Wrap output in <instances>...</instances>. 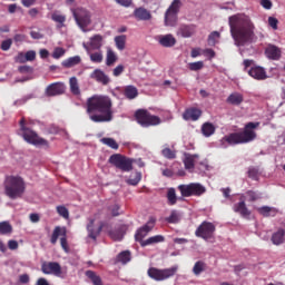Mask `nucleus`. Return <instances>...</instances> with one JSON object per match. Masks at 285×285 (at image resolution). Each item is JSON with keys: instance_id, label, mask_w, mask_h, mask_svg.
Here are the masks:
<instances>
[{"instance_id": "bb28decb", "label": "nucleus", "mask_w": 285, "mask_h": 285, "mask_svg": "<svg viewBox=\"0 0 285 285\" xmlns=\"http://www.w3.org/2000/svg\"><path fill=\"white\" fill-rule=\"evenodd\" d=\"M271 240L276 246L284 244L285 243V229L278 228L275 233H273Z\"/></svg>"}, {"instance_id": "f3484780", "label": "nucleus", "mask_w": 285, "mask_h": 285, "mask_svg": "<svg viewBox=\"0 0 285 285\" xmlns=\"http://www.w3.org/2000/svg\"><path fill=\"white\" fill-rule=\"evenodd\" d=\"M66 92V85L63 82H52L46 88L47 97L61 96Z\"/></svg>"}, {"instance_id": "7c9ffc66", "label": "nucleus", "mask_w": 285, "mask_h": 285, "mask_svg": "<svg viewBox=\"0 0 285 285\" xmlns=\"http://www.w3.org/2000/svg\"><path fill=\"white\" fill-rule=\"evenodd\" d=\"M216 132V126L213 122H204L202 125V134L204 137L209 138Z\"/></svg>"}, {"instance_id": "9d476101", "label": "nucleus", "mask_w": 285, "mask_h": 285, "mask_svg": "<svg viewBox=\"0 0 285 285\" xmlns=\"http://www.w3.org/2000/svg\"><path fill=\"white\" fill-rule=\"evenodd\" d=\"M177 189L180 191L181 197H200L206 194V187L200 183L180 184Z\"/></svg>"}, {"instance_id": "f8f14e48", "label": "nucleus", "mask_w": 285, "mask_h": 285, "mask_svg": "<svg viewBox=\"0 0 285 285\" xmlns=\"http://www.w3.org/2000/svg\"><path fill=\"white\" fill-rule=\"evenodd\" d=\"M181 8V0H173V2L165 12L164 22L166 27H176L178 22V14Z\"/></svg>"}, {"instance_id": "f03ea898", "label": "nucleus", "mask_w": 285, "mask_h": 285, "mask_svg": "<svg viewBox=\"0 0 285 285\" xmlns=\"http://www.w3.org/2000/svg\"><path fill=\"white\" fill-rule=\"evenodd\" d=\"M230 36L236 47H245L254 42L255 23L247 16L235 14L228 18Z\"/></svg>"}, {"instance_id": "4c0bfd02", "label": "nucleus", "mask_w": 285, "mask_h": 285, "mask_svg": "<svg viewBox=\"0 0 285 285\" xmlns=\"http://www.w3.org/2000/svg\"><path fill=\"white\" fill-rule=\"evenodd\" d=\"M69 87L72 95L79 96L81 94L77 77H71L69 79Z\"/></svg>"}, {"instance_id": "de8ad7c7", "label": "nucleus", "mask_w": 285, "mask_h": 285, "mask_svg": "<svg viewBox=\"0 0 285 285\" xmlns=\"http://www.w3.org/2000/svg\"><path fill=\"white\" fill-rule=\"evenodd\" d=\"M218 39H220V32L218 31L210 32L207 39L208 46L215 47L218 42L217 41Z\"/></svg>"}, {"instance_id": "aec40b11", "label": "nucleus", "mask_w": 285, "mask_h": 285, "mask_svg": "<svg viewBox=\"0 0 285 285\" xmlns=\"http://www.w3.org/2000/svg\"><path fill=\"white\" fill-rule=\"evenodd\" d=\"M247 73L249 77L258 81L266 80L268 78L266 69L261 66L252 67L249 70H247Z\"/></svg>"}, {"instance_id": "bf43d9fd", "label": "nucleus", "mask_w": 285, "mask_h": 285, "mask_svg": "<svg viewBox=\"0 0 285 285\" xmlns=\"http://www.w3.org/2000/svg\"><path fill=\"white\" fill-rule=\"evenodd\" d=\"M109 212L111 213L112 217H118L120 215V206L118 204H114L109 206Z\"/></svg>"}, {"instance_id": "8fccbe9b", "label": "nucleus", "mask_w": 285, "mask_h": 285, "mask_svg": "<svg viewBox=\"0 0 285 285\" xmlns=\"http://www.w3.org/2000/svg\"><path fill=\"white\" fill-rule=\"evenodd\" d=\"M142 179V174L140 171H136L134 177L127 179V184L130 186H137Z\"/></svg>"}, {"instance_id": "69168bd1", "label": "nucleus", "mask_w": 285, "mask_h": 285, "mask_svg": "<svg viewBox=\"0 0 285 285\" xmlns=\"http://www.w3.org/2000/svg\"><path fill=\"white\" fill-rule=\"evenodd\" d=\"M14 62L16 63H26L27 58L24 52H18V55L14 57Z\"/></svg>"}, {"instance_id": "e2e57ef3", "label": "nucleus", "mask_w": 285, "mask_h": 285, "mask_svg": "<svg viewBox=\"0 0 285 285\" xmlns=\"http://www.w3.org/2000/svg\"><path fill=\"white\" fill-rule=\"evenodd\" d=\"M37 53L35 50H29L24 53V58L27 62H32L36 60Z\"/></svg>"}, {"instance_id": "2eb2a0df", "label": "nucleus", "mask_w": 285, "mask_h": 285, "mask_svg": "<svg viewBox=\"0 0 285 285\" xmlns=\"http://www.w3.org/2000/svg\"><path fill=\"white\" fill-rule=\"evenodd\" d=\"M41 272L45 275L60 277L62 274V267L60 263H41Z\"/></svg>"}, {"instance_id": "a18cd8bd", "label": "nucleus", "mask_w": 285, "mask_h": 285, "mask_svg": "<svg viewBox=\"0 0 285 285\" xmlns=\"http://www.w3.org/2000/svg\"><path fill=\"white\" fill-rule=\"evenodd\" d=\"M168 205L175 206L177 204V194L174 187L169 188L167 191Z\"/></svg>"}, {"instance_id": "39448f33", "label": "nucleus", "mask_w": 285, "mask_h": 285, "mask_svg": "<svg viewBox=\"0 0 285 285\" xmlns=\"http://www.w3.org/2000/svg\"><path fill=\"white\" fill-rule=\"evenodd\" d=\"M137 164L139 168L145 167V161L139 158V159H134L130 157H127L122 154H112L108 158V164L114 166L115 168L119 169L122 173H130L134 170V164Z\"/></svg>"}, {"instance_id": "c03bdc74", "label": "nucleus", "mask_w": 285, "mask_h": 285, "mask_svg": "<svg viewBox=\"0 0 285 285\" xmlns=\"http://www.w3.org/2000/svg\"><path fill=\"white\" fill-rule=\"evenodd\" d=\"M51 20L56 23H59L61 27H63L65 22L67 21V17L65 14H61L59 11H55L51 14Z\"/></svg>"}, {"instance_id": "20e7f679", "label": "nucleus", "mask_w": 285, "mask_h": 285, "mask_svg": "<svg viewBox=\"0 0 285 285\" xmlns=\"http://www.w3.org/2000/svg\"><path fill=\"white\" fill-rule=\"evenodd\" d=\"M26 193V183L20 176H7L4 179V195L14 200L22 198Z\"/></svg>"}, {"instance_id": "052dcab7", "label": "nucleus", "mask_w": 285, "mask_h": 285, "mask_svg": "<svg viewBox=\"0 0 285 285\" xmlns=\"http://www.w3.org/2000/svg\"><path fill=\"white\" fill-rule=\"evenodd\" d=\"M279 20L275 17H268V26L273 30H278Z\"/></svg>"}, {"instance_id": "864d4df0", "label": "nucleus", "mask_w": 285, "mask_h": 285, "mask_svg": "<svg viewBox=\"0 0 285 285\" xmlns=\"http://www.w3.org/2000/svg\"><path fill=\"white\" fill-rule=\"evenodd\" d=\"M12 43H13V40L11 38L2 40L1 43H0V50L3 51V52L9 51L12 47Z\"/></svg>"}, {"instance_id": "c85d7f7f", "label": "nucleus", "mask_w": 285, "mask_h": 285, "mask_svg": "<svg viewBox=\"0 0 285 285\" xmlns=\"http://www.w3.org/2000/svg\"><path fill=\"white\" fill-rule=\"evenodd\" d=\"M80 63H81V57L80 56H73V57H69V58L65 59L61 62V66L66 69H70V68H73V67H76Z\"/></svg>"}, {"instance_id": "dca6fc26", "label": "nucleus", "mask_w": 285, "mask_h": 285, "mask_svg": "<svg viewBox=\"0 0 285 285\" xmlns=\"http://www.w3.org/2000/svg\"><path fill=\"white\" fill-rule=\"evenodd\" d=\"M233 210L239 214L243 218H249L252 210L247 207L245 195H242L239 202L234 204Z\"/></svg>"}, {"instance_id": "b1692460", "label": "nucleus", "mask_w": 285, "mask_h": 285, "mask_svg": "<svg viewBox=\"0 0 285 285\" xmlns=\"http://www.w3.org/2000/svg\"><path fill=\"white\" fill-rule=\"evenodd\" d=\"M157 41L163 48H174L177 45V39L171 33L158 36Z\"/></svg>"}, {"instance_id": "f704fd0d", "label": "nucleus", "mask_w": 285, "mask_h": 285, "mask_svg": "<svg viewBox=\"0 0 285 285\" xmlns=\"http://www.w3.org/2000/svg\"><path fill=\"white\" fill-rule=\"evenodd\" d=\"M138 95H139V92H138L137 87H135L132 85L126 86L124 89V96L129 100L136 99L138 97Z\"/></svg>"}, {"instance_id": "6e6d98bb", "label": "nucleus", "mask_w": 285, "mask_h": 285, "mask_svg": "<svg viewBox=\"0 0 285 285\" xmlns=\"http://www.w3.org/2000/svg\"><path fill=\"white\" fill-rule=\"evenodd\" d=\"M246 196L250 203H255L259 199V195L255 190H247Z\"/></svg>"}, {"instance_id": "9b49d317", "label": "nucleus", "mask_w": 285, "mask_h": 285, "mask_svg": "<svg viewBox=\"0 0 285 285\" xmlns=\"http://www.w3.org/2000/svg\"><path fill=\"white\" fill-rule=\"evenodd\" d=\"M178 272V265H175L174 267H168L167 269H158V267H149L147 269V275L150 279H154L155 282H164L166 279H169L174 277Z\"/></svg>"}, {"instance_id": "423d86ee", "label": "nucleus", "mask_w": 285, "mask_h": 285, "mask_svg": "<svg viewBox=\"0 0 285 285\" xmlns=\"http://www.w3.org/2000/svg\"><path fill=\"white\" fill-rule=\"evenodd\" d=\"M19 124L20 130L22 132V138L26 142L36 147H49V141L47 139L39 137L35 130L26 126L24 118H22Z\"/></svg>"}, {"instance_id": "0e129e2a", "label": "nucleus", "mask_w": 285, "mask_h": 285, "mask_svg": "<svg viewBox=\"0 0 285 285\" xmlns=\"http://www.w3.org/2000/svg\"><path fill=\"white\" fill-rule=\"evenodd\" d=\"M125 71V66L124 65H118L117 67L114 68L112 70V76L114 77H120Z\"/></svg>"}, {"instance_id": "5fc2aeb1", "label": "nucleus", "mask_w": 285, "mask_h": 285, "mask_svg": "<svg viewBox=\"0 0 285 285\" xmlns=\"http://www.w3.org/2000/svg\"><path fill=\"white\" fill-rule=\"evenodd\" d=\"M204 69V61H195L189 63L190 71H199Z\"/></svg>"}, {"instance_id": "ddd939ff", "label": "nucleus", "mask_w": 285, "mask_h": 285, "mask_svg": "<svg viewBox=\"0 0 285 285\" xmlns=\"http://www.w3.org/2000/svg\"><path fill=\"white\" fill-rule=\"evenodd\" d=\"M61 236V237H60ZM60 237V246L65 253H69V244L67 239V227L66 226H56L52 230L50 243L51 245H56Z\"/></svg>"}, {"instance_id": "4d7b16f0", "label": "nucleus", "mask_w": 285, "mask_h": 285, "mask_svg": "<svg viewBox=\"0 0 285 285\" xmlns=\"http://www.w3.org/2000/svg\"><path fill=\"white\" fill-rule=\"evenodd\" d=\"M12 40H13V42H14L16 45H18V43H23V42H26V40H27V36L23 35V33H16V35L13 36Z\"/></svg>"}, {"instance_id": "c756f323", "label": "nucleus", "mask_w": 285, "mask_h": 285, "mask_svg": "<svg viewBox=\"0 0 285 285\" xmlns=\"http://www.w3.org/2000/svg\"><path fill=\"white\" fill-rule=\"evenodd\" d=\"M104 37L101 35H95L90 38V50H100L102 48Z\"/></svg>"}, {"instance_id": "a878e982", "label": "nucleus", "mask_w": 285, "mask_h": 285, "mask_svg": "<svg viewBox=\"0 0 285 285\" xmlns=\"http://www.w3.org/2000/svg\"><path fill=\"white\" fill-rule=\"evenodd\" d=\"M244 95L240 92H232L227 99L226 104L232 106H240L244 102Z\"/></svg>"}, {"instance_id": "ea45409f", "label": "nucleus", "mask_w": 285, "mask_h": 285, "mask_svg": "<svg viewBox=\"0 0 285 285\" xmlns=\"http://www.w3.org/2000/svg\"><path fill=\"white\" fill-rule=\"evenodd\" d=\"M126 41H127V37L125 35L116 36L115 37L116 48L119 51H124L126 49Z\"/></svg>"}, {"instance_id": "e433bc0d", "label": "nucleus", "mask_w": 285, "mask_h": 285, "mask_svg": "<svg viewBox=\"0 0 285 285\" xmlns=\"http://www.w3.org/2000/svg\"><path fill=\"white\" fill-rule=\"evenodd\" d=\"M168 224H178L181 220V214L177 209H173L170 215L165 218Z\"/></svg>"}, {"instance_id": "4468645a", "label": "nucleus", "mask_w": 285, "mask_h": 285, "mask_svg": "<svg viewBox=\"0 0 285 285\" xmlns=\"http://www.w3.org/2000/svg\"><path fill=\"white\" fill-rule=\"evenodd\" d=\"M155 225H156V218L150 217L145 225H142L141 227H139L136 230V233H135V240L137 243H139L141 247H142V243L146 242L145 238L148 236V234L150 232H153V229L155 228Z\"/></svg>"}, {"instance_id": "cd10ccee", "label": "nucleus", "mask_w": 285, "mask_h": 285, "mask_svg": "<svg viewBox=\"0 0 285 285\" xmlns=\"http://www.w3.org/2000/svg\"><path fill=\"white\" fill-rule=\"evenodd\" d=\"M85 276L90 281L92 285H104L101 276H99V274L92 269H87V272H85Z\"/></svg>"}, {"instance_id": "49530a36", "label": "nucleus", "mask_w": 285, "mask_h": 285, "mask_svg": "<svg viewBox=\"0 0 285 285\" xmlns=\"http://www.w3.org/2000/svg\"><path fill=\"white\" fill-rule=\"evenodd\" d=\"M161 155L164 158L169 159V160H174L177 158V153L176 150H173L169 147H166L161 150Z\"/></svg>"}, {"instance_id": "72a5a7b5", "label": "nucleus", "mask_w": 285, "mask_h": 285, "mask_svg": "<svg viewBox=\"0 0 285 285\" xmlns=\"http://www.w3.org/2000/svg\"><path fill=\"white\" fill-rule=\"evenodd\" d=\"M131 262V252L129 249L121 250L117 256H116V263H120L122 265L128 264Z\"/></svg>"}, {"instance_id": "6ab92c4d", "label": "nucleus", "mask_w": 285, "mask_h": 285, "mask_svg": "<svg viewBox=\"0 0 285 285\" xmlns=\"http://www.w3.org/2000/svg\"><path fill=\"white\" fill-rule=\"evenodd\" d=\"M86 229L88 233V238L92 239L94 242H97V238L100 236L104 229V225H99L97 228H95V219L90 218Z\"/></svg>"}, {"instance_id": "0eeeda50", "label": "nucleus", "mask_w": 285, "mask_h": 285, "mask_svg": "<svg viewBox=\"0 0 285 285\" xmlns=\"http://www.w3.org/2000/svg\"><path fill=\"white\" fill-rule=\"evenodd\" d=\"M71 13L78 28L82 32H87L88 31L87 28L92 23L91 12L86 8L78 7V8L71 9Z\"/></svg>"}, {"instance_id": "393cba45", "label": "nucleus", "mask_w": 285, "mask_h": 285, "mask_svg": "<svg viewBox=\"0 0 285 285\" xmlns=\"http://www.w3.org/2000/svg\"><path fill=\"white\" fill-rule=\"evenodd\" d=\"M134 18L137 21H150L153 19V14L148 9L139 7L134 10Z\"/></svg>"}, {"instance_id": "603ef678", "label": "nucleus", "mask_w": 285, "mask_h": 285, "mask_svg": "<svg viewBox=\"0 0 285 285\" xmlns=\"http://www.w3.org/2000/svg\"><path fill=\"white\" fill-rule=\"evenodd\" d=\"M66 55V49H63L62 47H56L52 51L51 57L56 60H59L60 58H62Z\"/></svg>"}, {"instance_id": "338daca9", "label": "nucleus", "mask_w": 285, "mask_h": 285, "mask_svg": "<svg viewBox=\"0 0 285 285\" xmlns=\"http://www.w3.org/2000/svg\"><path fill=\"white\" fill-rule=\"evenodd\" d=\"M8 248L10 250H17L19 248V243L16 239H9L8 240Z\"/></svg>"}, {"instance_id": "79ce46f5", "label": "nucleus", "mask_w": 285, "mask_h": 285, "mask_svg": "<svg viewBox=\"0 0 285 285\" xmlns=\"http://www.w3.org/2000/svg\"><path fill=\"white\" fill-rule=\"evenodd\" d=\"M13 227L8 220L0 222V235L12 234Z\"/></svg>"}, {"instance_id": "37998d69", "label": "nucleus", "mask_w": 285, "mask_h": 285, "mask_svg": "<svg viewBox=\"0 0 285 285\" xmlns=\"http://www.w3.org/2000/svg\"><path fill=\"white\" fill-rule=\"evenodd\" d=\"M205 271H206V263H204V261H197L193 267L194 275L199 276Z\"/></svg>"}, {"instance_id": "473e14b6", "label": "nucleus", "mask_w": 285, "mask_h": 285, "mask_svg": "<svg viewBox=\"0 0 285 285\" xmlns=\"http://www.w3.org/2000/svg\"><path fill=\"white\" fill-rule=\"evenodd\" d=\"M263 217H275L278 213L277 208L271 206H262L257 209Z\"/></svg>"}, {"instance_id": "a19ab883", "label": "nucleus", "mask_w": 285, "mask_h": 285, "mask_svg": "<svg viewBox=\"0 0 285 285\" xmlns=\"http://www.w3.org/2000/svg\"><path fill=\"white\" fill-rule=\"evenodd\" d=\"M118 60L117 55L112 49L107 50V57H106V66L107 67H112Z\"/></svg>"}, {"instance_id": "7ed1b4c3", "label": "nucleus", "mask_w": 285, "mask_h": 285, "mask_svg": "<svg viewBox=\"0 0 285 285\" xmlns=\"http://www.w3.org/2000/svg\"><path fill=\"white\" fill-rule=\"evenodd\" d=\"M259 121H249L245 125L244 130L240 132H232L229 135L224 136L220 139V144L223 148H227V145L235 146V145H243L249 144L256 140L257 132L255 131L259 128Z\"/></svg>"}, {"instance_id": "58836bf2", "label": "nucleus", "mask_w": 285, "mask_h": 285, "mask_svg": "<svg viewBox=\"0 0 285 285\" xmlns=\"http://www.w3.org/2000/svg\"><path fill=\"white\" fill-rule=\"evenodd\" d=\"M100 142L102 145H106L107 147L114 149V150H118L119 149V144L116 141L115 138L111 137H102L100 139Z\"/></svg>"}, {"instance_id": "a211bd4d", "label": "nucleus", "mask_w": 285, "mask_h": 285, "mask_svg": "<svg viewBox=\"0 0 285 285\" xmlns=\"http://www.w3.org/2000/svg\"><path fill=\"white\" fill-rule=\"evenodd\" d=\"M203 116V110L197 107H189L183 112V119L186 121H198Z\"/></svg>"}, {"instance_id": "680f3d73", "label": "nucleus", "mask_w": 285, "mask_h": 285, "mask_svg": "<svg viewBox=\"0 0 285 285\" xmlns=\"http://www.w3.org/2000/svg\"><path fill=\"white\" fill-rule=\"evenodd\" d=\"M259 175V170L255 167H250L248 169V177L253 180H257Z\"/></svg>"}, {"instance_id": "09e8293b", "label": "nucleus", "mask_w": 285, "mask_h": 285, "mask_svg": "<svg viewBox=\"0 0 285 285\" xmlns=\"http://www.w3.org/2000/svg\"><path fill=\"white\" fill-rule=\"evenodd\" d=\"M56 212L63 219H69V217H70L69 209L65 205H58L56 207Z\"/></svg>"}, {"instance_id": "774afa93", "label": "nucleus", "mask_w": 285, "mask_h": 285, "mask_svg": "<svg viewBox=\"0 0 285 285\" xmlns=\"http://www.w3.org/2000/svg\"><path fill=\"white\" fill-rule=\"evenodd\" d=\"M261 6L265 10H272L273 9V1L272 0H261Z\"/></svg>"}, {"instance_id": "c9c22d12", "label": "nucleus", "mask_w": 285, "mask_h": 285, "mask_svg": "<svg viewBox=\"0 0 285 285\" xmlns=\"http://www.w3.org/2000/svg\"><path fill=\"white\" fill-rule=\"evenodd\" d=\"M164 242H165L164 235H154L145 239V242H142V247H147V246L164 243Z\"/></svg>"}, {"instance_id": "1a4fd4ad", "label": "nucleus", "mask_w": 285, "mask_h": 285, "mask_svg": "<svg viewBox=\"0 0 285 285\" xmlns=\"http://www.w3.org/2000/svg\"><path fill=\"white\" fill-rule=\"evenodd\" d=\"M135 119L144 128L155 127L161 124L160 117L151 115L147 109L136 110Z\"/></svg>"}, {"instance_id": "f257e3e1", "label": "nucleus", "mask_w": 285, "mask_h": 285, "mask_svg": "<svg viewBox=\"0 0 285 285\" xmlns=\"http://www.w3.org/2000/svg\"><path fill=\"white\" fill-rule=\"evenodd\" d=\"M86 114L95 124L114 120V101L106 95H94L86 100Z\"/></svg>"}, {"instance_id": "5701e85b", "label": "nucleus", "mask_w": 285, "mask_h": 285, "mask_svg": "<svg viewBox=\"0 0 285 285\" xmlns=\"http://www.w3.org/2000/svg\"><path fill=\"white\" fill-rule=\"evenodd\" d=\"M197 32L196 24H180L177 31V35L181 38H191Z\"/></svg>"}, {"instance_id": "4be33fe9", "label": "nucleus", "mask_w": 285, "mask_h": 285, "mask_svg": "<svg viewBox=\"0 0 285 285\" xmlns=\"http://www.w3.org/2000/svg\"><path fill=\"white\" fill-rule=\"evenodd\" d=\"M90 79L95 80L96 82L102 85V86H108L110 83V78L106 72L101 69H95L90 73Z\"/></svg>"}, {"instance_id": "13d9d810", "label": "nucleus", "mask_w": 285, "mask_h": 285, "mask_svg": "<svg viewBox=\"0 0 285 285\" xmlns=\"http://www.w3.org/2000/svg\"><path fill=\"white\" fill-rule=\"evenodd\" d=\"M203 55L207 57L209 60H213L216 58V51L212 48H206L203 50Z\"/></svg>"}, {"instance_id": "3c124183", "label": "nucleus", "mask_w": 285, "mask_h": 285, "mask_svg": "<svg viewBox=\"0 0 285 285\" xmlns=\"http://www.w3.org/2000/svg\"><path fill=\"white\" fill-rule=\"evenodd\" d=\"M89 58L92 63H101L104 61V53L101 51L91 52Z\"/></svg>"}, {"instance_id": "412c9836", "label": "nucleus", "mask_w": 285, "mask_h": 285, "mask_svg": "<svg viewBox=\"0 0 285 285\" xmlns=\"http://www.w3.org/2000/svg\"><path fill=\"white\" fill-rule=\"evenodd\" d=\"M265 56L273 61H279L282 59V49L276 45L269 43L265 49Z\"/></svg>"}, {"instance_id": "6e6552de", "label": "nucleus", "mask_w": 285, "mask_h": 285, "mask_svg": "<svg viewBox=\"0 0 285 285\" xmlns=\"http://www.w3.org/2000/svg\"><path fill=\"white\" fill-rule=\"evenodd\" d=\"M217 226L209 220H203L195 229V236L202 238L205 242L215 240Z\"/></svg>"}, {"instance_id": "2f4dec72", "label": "nucleus", "mask_w": 285, "mask_h": 285, "mask_svg": "<svg viewBox=\"0 0 285 285\" xmlns=\"http://www.w3.org/2000/svg\"><path fill=\"white\" fill-rule=\"evenodd\" d=\"M199 158V155L195 154H185V158H184V166L185 169L187 170H193L195 168V160Z\"/></svg>"}]
</instances>
